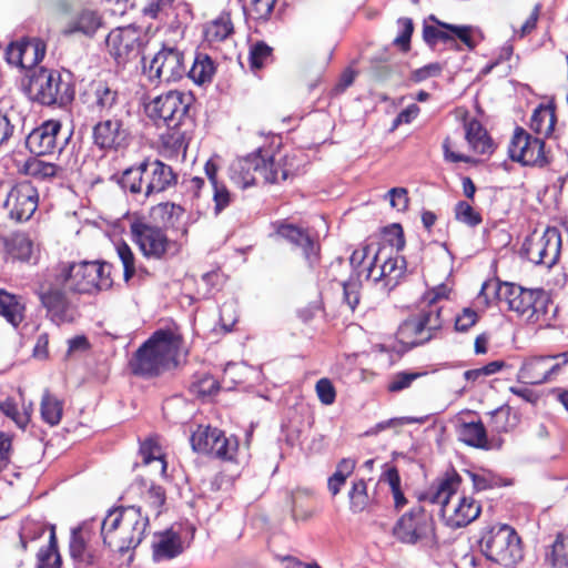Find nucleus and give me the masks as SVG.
I'll use <instances>...</instances> for the list:
<instances>
[{
    "instance_id": "obj_38",
    "label": "nucleus",
    "mask_w": 568,
    "mask_h": 568,
    "mask_svg": "<svg viewBox=\"0 0 568 568\" xmlns=\"http://www.w3.org/2000/svg\"><path fill=\"white\" fill-rule=\"evenodd\" d=\"M133 489L139 490L143 503L154 513L155 516L161 514V508L165 503V490L158 485H146L140 481L133 486Z\"/></svg>"
},
{
    "instance_id": "obj_17",
    "label": "nucleus",
    "mask_w": 568,
    "mask_h": 568,
    "mask_svg": "<svg viewBox=\"0 0 568 568\" xmlns=\"http://www.w3.org/2000/svg\"><path fill=\"white\" fill-rule=\"evenodd\" d=\"M561 239L557 229L548 227L541 235L528 236L523 245L524 255L534 264L551 267L558 260Z\"/></svg>"
},
{
    "instance_id": "obj_22",
    "label": "nucleus",
    "mask_w": 568,
    "mask_h": 568,
    "mask_svg": "<svg viewBox=\"0 0 568 568\" xmlns=\"http://www.w3.org/2000/svg\"><path fill=\"white\" fill-rule=\"evenodd\" d=\"M488 290H493L497 298L504 301L508 308L521 318H524L525 312H528V304L534 296V288H526L515 283L486 282L483 284L480 294L486 295Z\"/></svg>"
},
{
    "instance_id": "obj_52",
    "label": "nucleus",
    "mask_w": 568,
    "mask_h": 568,
    "mask_svg": "<svg viewBox=\"0 0 568 568\" xmlns=\"http://www.w3.org/2000/svg\"><path fill=\"white\" fill-rule=\"evenodd\" d=\"M116 253L123 265L124 280L129 282L136 272L134 254L131 247L124 242L116 245Z\"/></svg>"
},
{
    "instance_id": "obj_62",
    "label": "nucleus",
    "mask_w": 568,
    "mask_h": 568,
    "mask_svg": "<svg viewBox=\"0 0 568 568\" xmlns=\"http://www.w3.org/2000/svg\"><path fill=\"white\" fill-rule=\"evenodd\" d=\"M423 39L430 47L436 45L438 42L448 43L447 29L436 26L425 24L423 28Z\"/></svg>"
},
{
    "instance_id": "obj_27",
    "label": "nucleus",
    "mask_w": 568,
    "mask_h": 568,
    "mask_svg": "<svg viewBox=\"0 0 568 568\" xmlns=\"http://www.w3.org/2000/svg\"><path fill=\"white\" fill-rule=\"evenodd\" d=\"M277 235L301 247L310 266L318 262L320 246L302 229L293 224H281L277 227Z\"/></svg>"
},
{
    "instance_id": "obj_23",
    "label": "nucleus",
    "mask_w": 568,
    "mask_h": 568,
    "mask_svg": "<svg viewBox=\"0 0 568 568\" xmlns=\"http://www.w3.org/2000/svg\"><path fill=\"white\" fill-rule=\"evenodd\" d=\"M92 108L102 118L131 113L129 104L120 95L119 91L105 83H98L95 85L93 90Z\"/></svg>"
},
{
    "instance_id": "obj_37",
    "label": "nucleus",
    "mask_w": 568,
    "mask_h": 568,
    "mask_svg": "<svg viewBox=\"0 0 568 568\" xmlns=\"http://www.w3.org/2000/svg\"><path fill=\"white\" fill-rule=\"evenodd\" d=\"M215 73L213 60L204 53H199L194 58L191 69L186 72L194 83L202 85L212 81Z\"/></svg>"
},
{
    "instance_id": "obj_2",
    "label": "nucleus",
    "mask_w": 568,
    "mask_h": 568,
    "mask_svg": "<svg viewBox=\"0 0 568 568\" xmlns=\"http://www.w3.org/2000/svg\"><path fill=\"white\" fill-rule=\"evenodd\" d=\"M448 293V287L442 284L424 294L418 313L406 318L397 329V338L402 344L415 347L436 336L444 324L439 302L447 298Z\"/></svg>"
},
{
    "instance_id": "obj_30",
    "label": "nucleus",
    "mask_w": 568,
    "mask_h": 568,
    "mask_svg": "<svg viewBox=\"0 0 568 568\" xmlns=\"http://www.w3.org/2000/svg\"><path fill=\"white\" fill-rule=\"evenodd\" d=\"M101 26L102 17L100 13L95 10L84 9L68 22L62 33L64 36L82 33L92 37Z\"/></svg>"
},
{
    "instance_id": "obj_61",
    "label": "nucleus",
    "mask_w": 568,
    "mask_h": 568,
    "mask_svg": "<svg viewBox=\"0 0 568 568\" xmlns=\"http://www.w3.org/2000/svg\"><path fill=\"white\" fill-rule=\"evenodd\" d=\"M398 24L400 27V33L395 38L394 43L406 52L409 50L414 24L409 18L398 19Z\"/></svg>"
},
{
    "instance_id": "obj_14",
    "label": "nucleus",
    "mask_w": 568,
    "mask_h": 568,
    "mask_svg": "<svg viewBox=\"0 0 568 568\" xmlns=\"http://www.w3.org/2000/svg\"><path fill=\"white\" fill-rule=\"evenodd\" d=\"M132 113L103 118L93 126L94 144L101 150L125 149L131 141Z\"/></svg>"
},
{
    "instance_id": "obj_36",
    "label": "nucleus",
    "mask_w": 568,
    "mask_h": 568,
    "mask_svg": "<svg viewBox=\"0 0 568 568\" xmlns=\"http://www.w3.org/2000/svg\"><path fill=\"white\" fill-rule=\"evenodd\" d=\"M556 124L555 108L552 105L540 104L537 106L530 119V129L544 136H549Z\"/></svg>"
},
{
    "instance_id": "obj_46",
    "label": "nucleus",
    "mask_w": 568,
    "mask_h": 568,
    "mask_svg": "<svg viewBox=\"0 0 568 568\" xmlns=\"http://www.w3.org/2000/svg\"><path fill=\"white\" fill-rule=\"evenodd\" d=\"M9 245L12 254L21 261H29L34 251V243L26 233H14Z\"/></svg>"
},
{
    "instance_id": "obj_31",
    "label": "nucleus",
    "mask_w": 568,
    "mask_h": 568,
    "mask_svg": "<svg viewBox=\"0 0 568 568\" xmlns=\"http://www.w3.org/2000/svg\"><path fill=\"white\" fill-rule=\"evenodd\" d=\"M0 316L12 327H19L26 317L22 297L0 288Z\"/></svg>"
},
{
    "instance_id": "obj_54",
    "label": "nucleus",
    "mask_w": 568,
    "mask_h": 568,
    "mask_svg": "<svg viewBox=\"0 0 568 568\" xmlns=\"http://www.w3.org/2000/svg\"><path fill=\"white\" fill-rule=\"evenodd\" d=\"M237 449V442L235 438H227L221 432L215 440L214 448L210 455H214L222 459H232Z\"/></svg>"
},
{
    "instance_id": "obj_4",
    "label": "nucleus",
    "mask_w": 568,
    "mask_h": 568,
    "mask_svg": "<svg viewBox=\"0 0 568 568\" xmlns=\"http://www.w3.org/2000/svg\"><path fill=\"white\" fill-rule=\"evenodd\" d=\"M232 181L246 189L262 183H280L297 172L294 156L285 155L278 160L262 154L258 150L245 158L237 159L230 168Z\"/></svg>"
},
{
    "instance_id": "obj_59",
    "label": "nucleus",
    "mask_w": 568,
    "mask_h": 568,
    "mask_svg": "<svg viewBox=\"0 0 568 568\" xmlns=\"http://www.w3.org/2000/svg\"><path fill=\"white\" fill-rule=\"evenodd\" d=\"M0 412L10 417L20 427H24L30 418V413L27 412L23 415L19 413L17 404L11 398L0 402Z\"/></svg>"
},
{
    "instance_id": "obj_26",
    "label": "nucleus",
    "mask_w": 568,
    "mask_h": 568,
    "mask_svg": "<svg viewBox=\"0 0 568 568\" xmlns=\"http://www.w3.org/2000/svg\"><path fill=\"white\" fill-rule=\"evenodd\" d=\"M430 19L440 28L447 29L448 43L454 44L458 50L464 48L474 50L484 38L481 31L476 27L443 22L434 16Z\"/></svg>"
},
{
    "instance_id": "obj_57",
    "label": "nucleus",
    "mask_w": 568,
    "mask_h": 568,
    "mask_svg": "<svg viewBox=\"0 0 568 568\" xmlns=\"http://www.w3.org/2000/svg\"><path fill=\"white\" fill-rule=\"evenodd\" d=\"M17 115L13 111H0V148L13 135Z\"/></svg>"
},
{
    "instance_id": "obj_12",
    "label": "nucleus",
    "mask_w": 568,
    "mask_h": 568,
    "mask_svg": "<svg viewBox=\"0 0 568 568\" xmlns=\"http://www.w3.org/2000/svg\"><path fill=\"white\" fill-rule=\"evenodd\" d=\"M133 242L148 258L161 260L170 253L178 252L176 244L171 241L164 227L153 224L142 216H135L130 222Z\"/></svg>"
},
{
    "instance_id": "obj_40",
    "label": "nucleus",
    "mask_w": 568,
    "mask_h": 568,
    "mask_svg": "<svg viewBox=\"0 0 568 568\" xmlns=\"http://www.w3.org/2000/svg\"><path fill=\"white\" fill-rule=\"evenodd\" d=\"M37 568H60L61 557L58 551L55 527L50 526L49 544L41 548L37 555Z\"/></svg>"
},
{
    "instance_id": "obj_47",
    "label": "nucleus",
    "mask_w": 568,
    "mask_h": 568,
    "mask_svg": "<svg viewBox=\"0 0 568 568\" xmlns=\"http://www.w3.org/2000/svg\"><path fill=\"white\" fill-rule=\"evenodd\" d=\"M140 454L143 463L146 465L153 460H158L161 465V475L165 476L168 465L163 458L161 446L154 438H148L141 444Z\"/></svg>"
},
{
    "instance_id": "obj_43",
    "label": "nucleus",
    "mask_w": 568,
    "mask_h": 568,
    "mask_svg": "<svg viewBox=\"0 0 568 568\" xmlns=\"http://www.w3.org/2000/svg\"><path fill=\"white\" fill-rule=\"evenodd\" d=\"M152 213L161 219L165 229L175 227L184 214V209L175 203L165 202L153 206Z\"/></svg>"
},
{
    "instance_id": "obj_42",
    "label": "nucleus",
    "mask_w": 568,
    "mask_h": 568,
    "mask_svg": "<svg viewBox=\"0 0 568 568\" xmlns=\"http://www.w3.org/2000/svg\"><path fill=\"white\" fill-rule=\"evenodd\" d=\"M547 560L550 568H568V532L557 535Z\"/></svg>"
},
{
    "instance_id": "obj_10",
    "label": "nucleus",
    "mask_w": 568,
    "mask_h": 568,
    "mask_svg": "<svg viewBox=\"0 0 568 568\" xmlns=\"http://www.w3.org/2000/svg\"><path fill=\"white\" fill-rule=\"evenodd\" d=\"M479 544L486 558L501 566H514L523 558L520 538L516 530L506 524L487 528Z\"/></svg>"
},
{
    "instance_id": "obj_15",
    "label": "nucleus",
    "mask_w": 568,
    "mask_h": 568,
    "mask_svg": "<svg viewBox=\"0 0 568 568\" xmlns=\"http://www.w3.org/2000/svg\"><path fill=\"white\" fill-rule=\"evenodd\" d=\"M143 72L151 82H175L186 74L184 53L176 48L164 47L143 64Z\"/></svg>"
},
{
    "instance_id": "obj_48",
    "label": "nucleus",
    "mask_w": 568,
    "mask_h": 568,
    "mask_svg": "<svg viewBox=\"0 0 568 568\" xmlns=\"http://www.w3.org/2000/svg\"><path fill=\"white\" fill-rule=\"evenodd\" d=\"M351 510L353 513L363 511L368 505L367 485L365 480L355 481L348 493Z\"/></svg>"
},
{
    "instance_id": "obj_8",
    "label": "nucleus",
    "mask_w": 568,
    "mask_h": 568,
    "mask_svg": "<svg viewBox=\"0 0 568 568\" xmlns=\"http://www.w3.org/2000/svg\"><path fill=\"white\" fill-rule=\"evenodd\" d=\"M26 91L30 100L42 105L69 104L74 99V87L70 74L40 68L29 77Z\"/></svg>"
},
{
    "instance_id": "obj_25",
    "label": "nucleus",
    "mask_w": 568,
    "mask_h": 568,
    "mask_svg": "<svg viewBox=\"0 0 568 568\" xmlns=\"http://www.w3.org/2000/svg\"><path fill=\"white\" fill-rule=\"evenodd\" d=\"M532 293L534 296L528 304V312L524 314V320L530 324L548 326L556 313L551 296L544 288H534Z\"/></svg>"
},
{
    "instance_id": "obj_45",
    "label": "nucleus",
    "mask_w": 568,
    "mask_h": 568,
    "mask_svg": "<svg viewBox=\"0 0 568 568\" xmlns=\"http://www.w3.org/2000/svg\"><path fill=\"white\" fill-rule=\"evenodd\" d=\"M45 530L47 526L42 520L27 517L22 521L19 531L21 547L27 549V544L40 538L45 532Z\"/></svg>"
},
{
    "instance_id": "obj_20",
    "label": "nucleus",
    "mask_w": 568,
    "mask_h": 568,
    "mask_svg": "<svg viewBox=\"0 0 568 568\" xmlns=\"http://www.w3.org/2000/svg\"><path fill=\"white\" fill-rule=\"evenodd\" d=\"M39 204L38 190L30 182H20L9 191L3 206L17 222L30 220Z\"/></svg>"
},
{
    "instance_id": "obj_21",
    "label": "nucleus",
    "mask_w": 568,
    "mask_h": 568,
    "mask_svg": "<svg viewBox=\"0 0 568 568\" xmlns=\"http://www.w3.org/2000/svg\"><path fill=\"white\" fill-rule=\"evenodd\" d=\"M433 531L430 517L422 507H416L404 514L393 528L394 536L402 542L415 544L426 538Z\"/></svg>"
},
{
    "instance_id": "obj_35",
    "label": "nucleus",
    "mask_w": 568,
    "mask_h": 568,
    "mask_svg": "<svg viewBox=\"0 0 568 568\" xmlns=\"http://www.w3.org/2000/svg\"><path fill=\"white\" fill-rule=\"evenodd\" d=\"M233 31L234 26L230 13L222 12L216 19L205 26L204 37L210 43H219L226 40Z\"/></svg>"
},
{
    "instance_id": "obj_3",
    "label": "nucleus",
    "mask_w": 568,
    "mask_h": 568,
    "mask_svg": "<svg viewBox=\"0 0 568 568\" xmlns=\"http://www.w3.org/2000/svg\"><path fill=\"white\" fill-rule=\"evenodd\" d=\"M149 515L141 506H128L112 509L101 523L104 545L124 554L136 548L145 537Z\"/></svg>"
},
{
    "instance_id": "obj_13",
    "label": "nucleus",
    "mask_w": 568,
    "mask_h": 568,
    "mask_svg": "<svg viewBox=\"0 0 568 568\" xmlns=\"http://www.w3.org/2000/svg\"><path fill=\"white\" fill-rule=\"evenodd\" d=\"M105 42L108 51L115 62L125 64L141 55L148 43V36L142 27L128 24L112 29Z\"/></svg>"
},
{
    "instance_id": "obj_58",
    "label": "nucleus",
    "mask_w": 568,
    "mask_h": 568,
    "mask_svg": "<svg viewBox=\"0 0 568 568\" xmlns=\"http://www.w3.org/2000/svg\"><path fill=\"white\" fill-rule=\"evenodd\" d=\"M172 2L173 0H146V3L142 8V13L144 17L159 19L162 14H168Z\"/></svg>"
},
{
    "instance_id": "obj_16",
    "label": "nucleus",
    "mask_w": 568,
    "mask_h": 568,
    "mask_svg": "<svg viewBox=\"0 0 568 568\" xmlns=\"http://www.w3.org/2000/svg\"><path fill=\"white\" fill-rule=\"evenodd\" d=\"M508 154L513 161L523 165L542 168L549 163L541 138L530 135L523 128H516L508 145Z\"/></svg>"
},
{
    "instance_id": "obj_39",
    "label": "nucleus",
    "mask_w": 568,
    "mask_h": 568,
    "mask_svg": "<svg viewBox=\"0 0 568 568\" xmlns=\"http://www.w3.org/2000/svg\"><path fill=\"white\" fill-rule=\"evenodd\" d=\"M221 432L222 430L215 427L199 426L190 438L192 448L199 453L211 454Z\"/></svg>"
},
{
    "instance_id": "obj_63",
    "label": "nucleus",
    "mask_w": 568,
    "mask_h": 568,
    "mask_svg": "<svg viewBox=\"0 0 568 568\" xmlns=\"http://www.w3.org/2000/svg\"><path fill=\"white\" fill-rule=\"evenodd\" d=\"M479 316L473 308L466 307L455 320V329L460 333L468 332L478 321Z\"/></svg>"
},
{
    "instance_id": "obj_32",
    "label": "nucleus",
    "mask_w": 568,
    "mask_h": 568,
    "mask_svg": "<svg viewBox=\"0 0 568 568\" xmlns=\"http://www.w3.org/2000/svg\"><path fill=\"white\" fill-rule=\"evenodd\" d=\"M183 551L181 537L172 531L166 530L158 535V540L153 542L154 560L172 559Z\"/></svg>"
},
{
    "instance_id": "obj_53",
    "label": "nucleus",
    "mask_w": 568,
    "mask_h": 568,
    "mask_svg": "<svg viewBox=\"0 0 568 568\" xmlns=\"http://www.w3.org/2000/svg\"><path fill=\"white\" fill-rule=\"evenodd\" d=\"M454 212L456 220L464 224H467L468 226L474 227L481 223L480 214L476 212L473 209V206L465 201H459L455 205Z\"/></svg>"
},
{
    "instance_id": "obj_64",
    "label": "nucleus",
    "mask_w": 568,
    "mask_h": 568,
    "mask_svg": "<svg viewBox=\"0 0 568 568\" xmlns=\"http://www.w3.org/2000/svg\"><path fill=\"white\" fill-rule=\"evenodd\" d=\"M315 389L322 404L332 405L335 402L336 390L328 378H321L317 381Z\"/></svg>"
},
{
    "instance_id": "obj_7",
    "label": "nucleus",
    "mask_w": 568,
    "mask_h": 568,
    "mask_svg": "<svg viewBox=\"0 0 568 568\" xmlns=\"http://www.w3.org/2000/svg\"><path fill=\"white\" fill-rule=\"evenodd\" d=\"M176 182L178 176L172 168L158 159H145L125 169L119 179L125 192L144 197L165 192Z\"/></svg>"
},
{
    "instance_id": "obj_33",
    "label": "nucleus",
    "mask_w": 568,
    "mask_h": 568,
    "mask_svg": "<svg viewBox=\"0 0 568 568\" xmlns=\"http://www.w3.org/2000/svg\"><path fill=\"white\" fill-rule=\"evenodd\" d=\"M465 138L470 148L478 154H490L494 150L491 139L477 120H471L466 123Z\"/></svg>"
},
{
    "instance_id": "obj_1",
    "label": "nucleus",
    "mask_w": 568,
    "mask_h": 568,
    "mask_svg": "<svg viewBox=\"0 0 568 568\" xmlns=\"http://www.w3.org/2000/svg\"><path fill=\"white\" fill-rule=\"evenodd\" d=\"M462 481V476L453 469L440 477L425 495V499L440 506L442 518L450 528L466 527L481 511L480 505L473 497H456Z\"/></svg>"
},
{
    "instance_id": "obj_60",
    "label": "nucleus",
    "mask_w": 568,
    "mask_h": 568,
    "mask_svg": "<svg viewBox=\"0 0 568 568\" xmlns=\"http://www.w3.org/2000/svg\"><path fill=\"white\" fill-rule=\"evenodd\" d=\"M233 201L231 192L224 184L213 186L214 214L217 216Z\"/></svg>"
},
{
    "instance_id": "obj_34",
    "label": "nucleus",
    "mask_w": 568,
    "mask_h": 568,
    "mask_svg": "<svg viewBox=\"0 0 568 568\" xmlns=\"http://www.w3.org/2000/svg\"><path fill=\"white\" fill-rule=\"evenodd\" d=\"M458 438L468 446L490 449L484 424L480 420L462 423L457 428Z\"/></svg>"
},
{
    "instance_id": "obj_24",
    "label": "nucleus",
    "mask_w": 568,
    "mask_h": 568,
    "mask_svg": "<svg viewBox=\"0 0 568 568\" xmlns=\"http://www.w3.org/2000/svg\"><path fill=\"white\" fill-rule=\"evenodd\" d=\"M44 57L41 42H12L6 49V59L14 67L28 68L39 63Z\"/></svg>"
},
{
    "instance_id": "obj_6",
    "label": "nucleus",
    "mask_w": 568,
    "mask_h": 568,
    "mask_svg": "<svg viewBox=\"0 0 568 568\" xmlns=\"http://www.w3.org/2000/svg\"><path fill=\"white\" fill-rule=\"evenodd\" d=\"M181 336L171 329L156 331L134 354L130 366L135 375L155 376L176 363Z\"/></svg>"
},
{
    "instance_id": "obj_49",
    "label": "nucleus",
    "mask_w": 568,
    "mask_h": 568,
    "mask_svg": "<svg viewBox=\"0 0 568 568\" xmlns=\"http://www.w3.org/2000/svg\"><path fill=\"white\" fill-rule=\"evenodd\" d=\"M382 480L389 485L395 507L397 509L404 507L406 505V498L400 489V477L398 470L395 467L388 468L384 473Z\"/></svg>"
},
{
    "instance_id": "obj_44",
    "label": "nucleus",
    "mask_w": 568,
    "mask_h": 568,
    "mask_svg": "<svg viewBox=\"0 0 568 568\" xmlns=\"http://www.w3.org/2000/svg\"><path fill=\"white\" fill-rule=\"evenodd\" d=\"M276 0H247L243 4L244 14L256 21H266L274 9Z\"/></svg>"
},
{
    "instance_id": "obj_18",
    "label": "nucleus",
    "mask_w": 568,
    "mask_h": 568,
    "mask_svg": "<svg viewBox=\"0 0 568 568\" xmlns=\"http://www.w3.org/2000/svg\"><path fill=\"white\" fill-rule=\"evenodd\" d=\"M386 247H379L366 266V278L374 283L384 281L388 290L396 287L406 272V260L403 256H387Z\"/></svg>"
},
{
    "instance_id": "obj_51",
    "label": "nucleus",
    "mask_w": 568,
    "mask_h": 568,
    "mask_svg": "<svg viewBox=\"0 0 568 568\" xmlns=\"http://www.w3.org/2000/svg\"><path fill=\"white\" fill-rule=\"evenodd\" d=\"M84 527H79L72 530L70 540V555L73 559L81 562H89V556L87 554L85 539L83 536Z\"/></svg>"
},
{
    "instance_id": "obj_29",
    "label": "nucleus",
    "mask_w": 568,
    "mask_h": 568,
    "mask_svg": "<svg viewBox=\"0 0 568 568\" xmlns=\"http://www.w3.org/2000/svg\"><path fill=\"white\" fill-rule=\"evenodd\" d=\"M291 504L292 518L295 521L307 523L320 511L314 501V493L308 488L292 491Z\"/></svg>"
},
{
    "instance_id": "obj_41",
    "label": "nucleus",
    "mask_w": 568,
    "mask_h": 568,
    "mask_svg": "<svg viewBox=\"0 0 568 568\" xmlns=\"http://www.w3.org/2000/svg\"><path fill=\"white\" fill-rule=\"evenodd\" d=\"M63 403L47 389L41 399V417L50 426H55L62 418Z\"/></svg>"
},
{
    "instance_id": "obj_55",
    "label": "nucleus",
    "mask_w": 568,
    "mask_h": 568,
    "mask_svg": "<svg viewBox=\"0 0 568 568\" xmlns=\"http://www.w3.org/2000/svg\"><path fill=\"white\" fill-rule=\"evenodd\" d=\"M219 382L211 375H203L191 385L193 394L205 397L215 394L219 390Z\"/></svg>"
},
{
    "instance_id": "obj_9",
    "label": "nucleus",
    "mask_w": 568,
    "mask_h": 568,
    "mask_svg": "<svg viewBox=\"0 0 568 568\" xmlns=\"http://www.w3.org/2000/svg\"><path fill=\"white\" fill-rule=\"evenodd\" d=\"M64 273H59L53 266L38 275L34 293L41 306L45 310L47 316L57 325L71 323L73 315L64 286Z\"/></svg>"
},
{
    "instance_id": "obj_19",
    "label": "nucleus",
    "mask_w": 568,
    "mask_h": 568,
    "mask_svg": "<svg viewBox=\"0 0 568 568\" xmlns=\"http://www.w3.org/2000/svg\"><path fill=\"white\" fill-rule=\"evenodd\" d=\"M62 125L58 120H48L33 129L26 139L29 151L37 155L61 152L68 143L69 136H61Z\"/></svg>"
},
{
    "instance_id": "obj_56",
    "label": "nucleus",
    "mask_w": 568,
    "mask_h": 568,
    "mask_svg": "<svg viewBox=\"0 0 568 568\" xmlns=\"http://www.w3.org/2000/svg\"><path fill=\"white\" fill-rule=\"evenodd\" d=\"M58 165L42 160H34L28 165V173L40 180L51 179L58 173Z\"/></svg>"
},
{
    "instance_id": "obj_28",
    "label": "nucleus",
    "mask_w": 568,
    "mask_h": 568,
    "mask_svg": "<svg viewBox=\"0 0 568 568\" xmlns=\"http://www.w3.org/2000/svg\"><path fill=\"white\" fill-rule=\"evenodd\" d=\"M548 355L531 356L523 363L518 379L528 385H540L552 381Z\"/></svg>"
},
{
    "instance_id": "obj_11",
    "label": "nucleus",
    "mask_w": 568,
    "mask_h": 568,
    "mask_svg": "<svg viewBox=\"0 0 568 568\" xmlns=\"http://www.w3.org/2000/svg\"><path fill=\"white\" fill-rule=\"evenodd\" d=\"M59 273H64V281L69 290L80 294H91L95 291L109 288L112 284L110 265L98 261H82L54 266Z\"/></svg>"
},
{
    "instance_id": "obj_5",
    "label": "nucleus",
    "mask_w": 568,
    "mask_h": 568,
    "mask_svg": "<svg viewBox=\"0 0 568 568\" xmlns=\"http://www.w3.org/2000/svg\"><path fill=\"white\" fill-rule=\"evenodd\" d=\"M192 95L181 91H169L153 99L146 105L148 115L154 121H162L171 131L168 143L179 150L186 148L190 139L187 130L182 128L191 125L189 109Z\"/></svg>"
},
{
    "instance_id": "obj_50",
    "label": "nucleus",
    "mask_w": 568,
    "mask_h": 568,
    "mask_svg": "<svg viewBox=\"0 0 568 568\" xmlns=\"http://www.w3.org/2000/svg\"><path fill=\"white\" fill-rule=\"evenodd\" d=\"M272 48L264 42H256L250 49L251 69L257 70L272 61Z\"/></svg>"
}]
</instances>
